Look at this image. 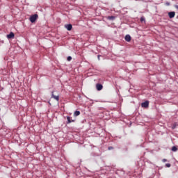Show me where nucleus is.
I'll return each instance as SVG.
<instances>
[{
    "instance_id": "nucleus-17",
    "label": "nucleus",
    "mask_w": 178,
    "mask_h": 178,
    "mask_svg": "<svg viewBox=\"0 0 178 178\" xmlns=\"http://www.w3.org/2000/svg\"><path fill=\"white\" fill-rule=\"evenodd\" d=\"M165 166L166 168H170V163H166Z\"/></svg>"
},
{
    "instance_id": "nucleus-5",
    "label": "nucleus",
    "mask_w": 178,
    "mask_h": 178,
    "mask_svg": "<svg viewBox=\"0 0 178 178\" xmlns=\"http://www.w3.org/2000/svg\"><path fill=\"white\" fill-rule=\"evenodd\" d=\"M96 88H97V91H101V90H102V88H104V86L101 83H97V84H96Z\"/></svg>"
},
{
    "instance_id": "nucleus-13",
    "label": "nucleus",
    "mask_w": 178,
    "mask_h": 178,
    "mask_svg": "<svg viewBox=\"0 0 178 178\" xmlns=\"http://www.w3.org/2000/svg\"><path fill=\"white\" fill-rule=\"evenodd\" d=\"M108 19L110 20H115V16H110V17H108Z\"/></svg>"
},
{
    "instance_id": "nucleus-7",
    "label": "nucleus",
    "mask_w": 178,
    "mask_h": 178,
    "mask_svg": "<svg viewBox=\"0 0 178 178\" xmlns=\"http://www.w3.org/2000/svg\"><path fill=\"white\" fill-rule=\"evenodd\" d=\"M124 40L127 42H130V41H131V36H130V35H126L125 38H124Z\"/></svg>"
},
{
    "instance_id": "nucleus-9",
    "label": "nucleus",
    "mask_w": 178,
    "mask_h": 178,
    "mask_svg": "<svg viewBox=\"0 0 178 178\" xmlns=\"http://www.w3.org/2000/svg\"><path fill=\"white\" fill-rule=\"evenodd\" d=\"M67 124L72 123V122H74V120H71L70 117H69V116L67 117Z\"/></svg>"
},
{
    "instance_id": "nucleus-4",
    "label": "nucleus",
    "mask_w": 178,
    "mask_h": 178,
    "mask_svg": "<svg viewBox=\"0 0 178 178\" xmlns=\"http://www.w3.org/2000/svg\"><path fill=\"white\" fill-rule=\"evenodd\" d=\"M65 29H67V30L68 31H72V29H73V26L72 25V24H66V25H65Z\"/></svg>"
},
{
    "instance_id": "nucleus-18",
    "label": "nucleus",
    "mask_w": 178,
    "mask_h": 178,
    "mask_svg": "<svg viewBox=\"0 0 178 178\" xmlns=\"http://www.w3.org/2000/svg\"><path fill=\"white\" fill-rule=\"evenodd\" d=\"M165 5H166V6H170V2H166Z\"/></svg>"
},
{
    "instance_id": "nucleus-2",
    "label": "nucleus",
    "mask_w": 178,
    "mask_h": 178,
    "mask_svg": "<svg viewBox=\"0 0 178 178\" xmlns=\"http://www.w3.org/2000/svg\"><path fill=\"white\" fill-rule=\"evenodd\" d=\"M149 106V101H145L141 104L142 108H148Z\"/></svg>"
},
{
    "instance_id": "nucleus-11",
    "label": "nucleus",
    "mask_w": 178,
    "mask_h": 178,
    "mask_svg": "<svg viewBox=\"0 0 178 178\" xmlns=\"http://www.w3.org/2000/svg\"><path fill=\"white\" fill-rule=\"evenodd\" d=\"M177 127V123L175 122L172 127V130H175V129H176Z\"/></svg>"
},
{
    "instance_id": "nucleus-14",
    "label": "nucleus",
    "mask_w": 178,
    "mask_h": 178,
    "mask_svg": "<svg viewBox=\"0 0 178 178\" xmlns=\"http://www.w3.org/2000/svg\"><path fill=\"white\" fill-rule=\"evenodd\" d=\"M140 22H145V18H144V17H142L140 18Z\"/></svg>"
},
{
    "instance_id": "nucleus-8",
    "label": "nucleus",
    "mask_w": 178,
    "mask_h": 178,
    "mask_svg": "<svg viewBox=\"0 0 178 178\" xmlns=\"http://www.w3.org/2000/svg\"><path fill=\"white\" fill-rule=\"evenodd\" d=\"M51 98H54V99H56V101H59V96L54 95V91L51 92Z\"/></svg>"
},
{
    "instance_id": "nucleus-20",
    "label": "nucleus",
    "mask_w": 178,
    "mask_h": 178,
    "mask_svg": "<svg viewBox=\"0 0 178 178\" xmlns=\"http://www.w3.org/2000/svg\"><path fill=\"white\" fill-rule=\"evenodd\" d=\"M175 8H177V10H178V5H175Z\"/></svg>"
},
{
    "instance_id": "nucleus-15",
    "label": "nucleus",
    "mask_w": 178,
    "mask_h": 178,
    "mask_svg": "<svg viewBox=\"0 0 178 178\" xmlns=\"http://www.w3.org/2000/svg\"><path fill=\"white\" fill-rule=\"evenodd\" d=\"M67 59L69 62H70V60H72V56H68Z\"/></svg>"
},
{
    "instance_id": "nucleus-16",
    "label": "nucleus",
    "mask_w": 178,
    "mask_h": 178,
    "mask_svg": "<svg viewBox=\"0 0 178 178\" xmlns=\"http://www.w3.org/2000/svg\"><path fill=\"white\" fill-rule=\"evenodd\" d=\"M108 151H111V149H113V147L110 146L108 147Z\"/></svg>"
},
{
    "instance_id": "nucleus-19",
    "label": "nucleus",
    "mask_w": 178,
    "mask_h": 178,
    "mask_svg": "<svg viewBox=\"0 0 178 178\" xmlns=\"http://www.w3.org/2000/svg\"><path fill=\"white\" fill-rule=\"evenodd\" d=\"M168 160H166V159H163V160H162V162H166Z\"/></svg>"
},
{
    "instance_id": "nucleus-1",
    "label": "nucleus",
    "mask_w": 178,
    "mask_h": 178,
    "mask_svg": "<svg viewBox=\"0 0 178 178\" xmlns=\"http://www.w3.org/2000/svg\"><path fill=\"white\" fill-rule=\"evenodd\" d=\"M37 19H38V15L34 14V15H31L29 20H30L31 23H35V20H37Z\"/></svg>"
},
{
    "instance_id": "nucleus-10",
    "label": "nucleus",
    "mask_w": 178,
    "mask_h": 178,
    "mask_svg": "<svg viewBox=\"0 0 178 178\" xmlns=\"http://www.w3.org/2000/svg\"><path fill=\"white\" fill-rule=\"evenodd\" d=\"M80 115V111H76L74 113V116H79Z\"/></svg>"
},
{
    "instance_id": "nucleus-6",
    "label": "nucleus",
    "mask_w": 178,
    "mask_h": 178,
    "mask_svg": "<svg viewBox=\"0 0 178 178\" xmlns=\"http://www.w3.org/2000/svg\"><path fill=\"white\" fill-rule=\"evenodd\" d=\"M7 38L9 40L15 38V33L13 32H10V34L7 35Z\"/></svg>"
},
{
    "instance_id": "nucleus-21",
    "label": "nucleus",
    "mask_w": 178,
    "mask_h": 178,
    "mask_svg": "<svg viewBox=\"0 0 178 178\" xmlns=\"http://www.w3.org/2000/svg\"><path fill=\"white\" fill-rule=\"evenodd\" d=\"M98 60H99V55H98Z\"/></svg>"
},
{
    "instance_id": "nucleus-3",
    "label": "nucleus",
    "mask_w": 178,
    "mask_h": 178,
    "mask_svg": "<svg viewBox=\"0 0 178 178\" xmlns=\"http://www.w3.org/2000/svg\"><path fill=\"white\" fill-rule=\"evenodd\" d=\"M175 15H176V13L175 11H171L168 13V16L170 19H173V17H175Z\"/></svg>"
},
{
    "instance_id": "nucleus-12",
    "label": "nucleus",
    "mask_w": 178,
    "mask_h": 178,
    "mask_svg": "<svg viewBox=\"0 0 178 178\" xmlns=\"http://www.w3.org/2000/svg\"><path fill=\"white\" fill-rule=\"evenodd\" d=\"M172 151L173 152H176V151H177V147H176V146H173V147H172Z\"/></svg>"
}]
</instances>
